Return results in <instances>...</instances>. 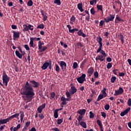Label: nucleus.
<instances>
[{"label": "nucleus", "instance_id": "obj_15", "mask_svg": "<svg viewBox=\"0 0 131 131\" xmlns=\"http://www.w3.org/2000/svg\"><path fill=\"white\" fill-rule=\"evenodd\" d=\"M45 107H46V104L43 103L42 105H40L39 106H38V108H37V112H38V113H42V110H43V109H45Z\"/></svg>", "mask_w": 131, "mask_h": 131}, {"label": "nucleus", "instance_id": "obj_1", "mask_svg": "<svg viewBox=\"0 0 131 131\" xmlns=\"http://www.w3.org/2000/svg\"><path fill=\"white\" fill-rule=\"evenodd\" d=\"M30 83L31 84H29L28 81H26L25 86L20 89V95L23 96H22L23 100L28 102L32 101V100L34 99V96L36 95L33 89H37L39 86V82L35 80H30Z\"/></svg>", "mask_w": 131, "mask_h": 131}, {"label": "nucleus", "instance_id": "obj_7", "mask_svg": "<svg viewBox=\"0 0 131 131\" xmlns=\"http://www.w3.org/2000/svg\"><path fill=\"white\" fill-rule=\"evenodd\" d=\"M42 38H36V37H34V38H32V37H31L30 38V46H31V47L32 48H34V47H35V45L33 43V41H38L39 40H40V39H41Z\"/></svg>", "mask_w": 131, "mask_h": 131}, {"label": "nucleus", "instance_id": "obj_19", "mask_svg": "<svg viewBox=\"0 0 131 131\" xmlns=\"http://www.w3.org/2000/svg\"><path fill=\"white\" fill-rule=\"evenodd\" d=\"M107 96V95H102L100 94L97 97V99L96 100V101L98 102L100 101V100L103 99V98H105Z\"/></svg>", "mask_w": 131, "mask_h": 131}, {"label": "nucleus", "instance_id": "obj_53", "mask_svg": "<svg viewBox=\"0 0 131 131\" xmlns=\"http://www.w3.org/2000/svg\"><path fill=\"white\" fill-rule=\"evenodd\" d=\"M55 67H56V69H55L56 72L59 73V70H60L59 67L58 66V64H56Z\"/></svg>", "mask_w": 131, "mask_h": 131}, {"label": "nucleus", "instance_id": "obj_64", "mask_svg": "<svg viewBox=\"0 0 131 131\" xmlns=\"http://www.w3.org/2000/svg\"><path fill=\"white\" fill-rule=\"evenodd\" d=\"M127 62H128V64L130 65V66H131V59H127Z\"/></svg>", "mask_w": 131, "mask_h": 131}, {"label": "nucleus", "instance_id": "obj_31", "mask_svg": "<svg viewBox=\"0 0 131 131\" xmlns=\"http://www.w3.org/2000/svg\"><path fill=\"white\" fill-rule=\"evenodd\" d=\"M29 29L27 27V25H23V29L22 30V31L23 32H27L29 31Z\"/></svg>", "mask_w": 131, "mask_h": 131}, {"label": "nucleus", "instance_id": "obj_4", "mask_svg": "<svg viewBox=\"0 0 131 131\" xmlns=\"http://www.w3.org/2000/svg\"><path fill=\"white\" fill-rule=\"evenodd\" d=\"M18 116H20V122L23 121V118H24V113L21 112L20 114L17 113L14 114V115L11 116L10 117H8V118H6V119H13V118H17Z\"/></svg>", "mask_w": 131, "mask_h": 131}, {"label": "nucleus", "instance_id": "obj_3", "mask_svg": "<svg viewBox=\"0 0 131 131\" xmlns=\"http://www.w3.org/2000/svg\"><path fill=\"white\" fill-rule=\"evenodd\" d=\"M114 19L115 23L116 24H118V22L122 23L124 21V20L121 19L118 15H116V18H115V14H110V16L107 17V18L104 19V20L100 21V27H102V26H103L104 23H108L110 21H113V19Z\"/></svg>", "mask_w": 131, "mask_h": 131}, {"label": "nucleus", "instance_id": "obj_37", "mask_svg": "<svg viewBox=\"0 0 131 131\" xmlns=\"http://www.w3.org/2000/svg\"><path fill=\"white\" fill-rule=\"evenodd\" d=\"M76 46H77V49L83 47V45H82L81 42H77V43H76Z\"/></svg>", "mask_w": 131, "mask_h": 131}, {"label": "nucleus", "instance_id": "obj_57", "mask_svg": "<svg viewBox=\"0 0 131 131\" xmlns=\"http://www.w3.org/2000/svg\"><path fill=\"white\" fill-rule=\"evenodd\" d=\"M127 105L128 106H131V98L128 99L127 101Z\"/></svg>", "mask_w": 131, "mask_h": 131}, {"label": "nucleus", "instance_id": "obj_29", "mask_svg": "<svg viewBox=\"0 0 131 131\" xmlns=\"http://www.w3.org/2000/svg\"><path fill=\"white\" fill-rule=\"evenodd\" d=\"M80 125L82 126L83 128H87V125L85 124V123L83 121L80 122Z\"/></svg>", "mask_w": 131, "mask_h": 131}, {"label": "nucleus", "instance_id": "obj_48", "mask_svg": "<svg viewBox=\"0 0 131 131\" xmlns=\"http://www.w3.org/2000/svg\"><path fill=\"white\" fill-rule=\"evenodd\" d=\"M95 117V115L93 114L92 112H90V118L92 119Z\"/></svg>", "mask_w": 131, "mask_h": 131}, {"label": "nucleus", "instance_id": "obj_25", "mask_svg": "<svg viewBox=\"0 0 131 131\" xmlns=\"http://www.w3.org/2000/svg\"><path fill=\"white\" fill-rule=\"evenodd\" d=\"M15 54H16V56L18 57L19 59H22V56L24 55V54L19 53V52H18V51H16V52H15Z\"/></svg>", "mask_w": 131, "mask_h": 131}, {"label": "nucleus", "instance_id": "obj_59", "mask_svg": "<svg viewBox=\"0 0 131 131\" xmlns=\"http://www.w3.org/2000/svg\"><path fill=\"white\" fill-rule=\"evenodd\" d=\"M106 61L108 62H111L112 61V59L111 57H107V58H106Z\"/></svg>", "mask_w": 131, "mask_h": 131}, {"label": "nucleus", "instance_id": "obj_2", "mask_svg": "<svg viewBox=\"0 0 131 131\" xmlns=\"http://www.w3.org/2000/svg\"><path fill=\"white\" fill-rule=\"evenodd\" d=\"M96 41H97L98 45H100V47H98V49H97V51L96 52V53H100L102 55H97V57H96L95 60L96 61H100L102 62L104 60V58L106 57V53H105L104 51L102 50V47H103V46H102V38H101L100 36H98L96 38Z\"/></svg>", "mask_w": 131, "mask_h": 131}, {"label": "nucleus", "instance_id": "obj_51", "mask_svg": "<svg viewBox=\"0 0 131 131\" xmlns=\"http://www.w3.org/2000/svg\"><path fill=\"white\" fill-rule=\"evenodd\" d=\"M115 81H116V77L112 76L111 77V83H115Z\"/></svg>", "mask_w": 131, "mask_h": 131}, {"label": "nucleus", "instance_id": "obj_11", "mask_svg": "<svg viewBox=\"0 0 131 131\" xmlns=\"http://www.w3.org/2000/svg\"><path fill=\"white\" fill-rule=\"evenodd\" d=\"M123 92L124 91L122 88L120 87L118 88V90H115V94H114V96H117L118 95H121L122 93H123Z\"/></svg>", "mask_w": 131, "mask_h": 131}, {"label": "nucleus", "instance_id": "obj_6", "mask_svg": "<svg viewBox=\"0 0 131 131\" xmlns=\"http://www.w3.org/2000/svg\"><path fill=\"white\" fill-rule=\"evenodd\" d=\"M48 67H52V62L50 60H46V62H45L42 65V67H41V69H42V70H46L47 69Z\"/></svg>", "mask_w": 131, "mask_h": 131}, {"label": "nucleus", "instance_id": "obj_32", "mask_svg": "<svg viewBox=\"0 0 131 131\" xmlns=\"http://www.w3.org/2000/svg\"><path fill=\"white\" fill-rule=\"evenodd\" d=\"M37 29H45V25H43L42 24L38 25V26H37Z\"/></svg>", "mask_w": 131, "mask_h": 131}, {"label": "nucleus", "instance_id": "obj_50", "mask_svg": "<svg viewBox=\"0 0 131 131\" xmlns=\"http://www.w3.org/2000/svg\"><path fill=\"white\" fill-rule=\"evenodd\" d=\"M97 10L101 11H103V10H102V5H97Z\"/></svg>", "mask_w": 131, "mask_h": 131}, {"label": "nucleus", "instance_id": "obj_5", "mask_svg": "<svg viewBox=\"0 0 131 131\" xmlns=\"http://www.w3.org/2000/svg\"><path fill=\"white\" fill-rule=\"evenodd\" d=\"M2 81L3 83L5 84L4 86H8V82H9V77L6 74V72H3L2 74Z\"/></svg>", "mask_w": 131, "mask_h": 131}, {"label": "nucleus", "instance_id": "obj_41", "mask_svg": "<svg viewBox=\"0 0 131 131\" xmlns=\"http://www.w3.org/2000/svg\"><path fill=\"white\" fill-rule=\"evenodd\" d=\"M76 21V17L74 15H72L70 19V21L74 22Z\"/></svg>", "mask_w": 131, "mask_h": 131}, {"label": "nucleus", "instance_id": "obj_58", "mask_svg": "<svg viewBox=\"0 0 131 131\" xmlns=\"http://www.w3.org/2000/svg\"><path fill=\"white\" fill-rule=\"evenodd\" d=\"M23 47H25L26 51H29V47H28V45H25V46H24Z\"/></svg>", "mask_w": 131, "mask_h": 131}, {"label": "nucleus", "instance_id": "obj_39", "mask_svg": "<svg viewBox=\"0 0 131 131\" xmlns=\"http://www.w3.org/2000/svg\"><path fill=\"white\" fill-rule=\"evenodd\" d=\"M106 88H103V90H102V91H101V93H102V94H101V95H107V93H106Z\"/></svg>", "mask_w": 131, "mask_h": 131}, {"label": "nucleus", "instance_id": "obj_38", "mask_svg": "<svg viewBox=\"0 0 131 131\" xmlns=\"http://www.w3.org/2000/svg\"><path fill=\"white\" fill-rule=\"evenodd\" d=\"M31 124V122L30 121H27V122H26V124L25 125V127H24L23 128H27L28 127V126H29V125Z\"/></svg>", "mask_w": 131, "mask_h": 131}, {"label": "nucleus", "instance_id": "obj_35", "mask_svg": "<svg viewBox=\"0 0 131 131\" xmlns=\"http://www.w3.org/2000/svg\"><path fill=\"white\" fill-rule=\"evenodd\" d=\"M62 122H63L62 118L57 119V124H61Z\"/></svg>", "mask_w": 131, "mask_h": 131}, {"label": "nucleus", "instance_id": "obj_54", "mask_svg": "<svg viewBox=\"0 0 131 131\" xmlns=\"http://www.w3.org/2000/svg\"><path fill=\"white\" fill-rule=\"evenodd\" d=\"M38 117H39L40 119H43V118H45V115H43L42 114H39L38 115Z\"/></svg>", "mask_w": 131, "mask_h": 131}, {"label": "nucleus", "instance_id": "obj_20", "mask_svg": "<svg viewBox=\"0 0 131 131\" xmlns=\"http://www.w3.org/2000/svg\"><path fill=\"white\" fill-rule=\"evenodd\" d=\"M97 123L98 127H100V131H103V127L102 126V122H101V121L100 120H97Z\"/></svg>", "mask_w": 131, "mask_h": 131}, {"label": "nucleus", "instance_id": "obj_18", "mask_svg": "<svg viewBox=\"0 0 131 131\" xmlns=\"http://www.w3.org/2000/svg\"><path fill=\"white\" fill-rule=\"evenodd\" d=\"M95 71V70L93 69V68L91 67L89 68V70H87V73L89 74V77H91L93 73V72Z\"/></svg>", "mask_w": 131, "mask_h": 131}, {"label": "nucleus", "instance_id": "obj_36", "mask_svg": "<svg viewBox=\"0 0 131 131\" xmlns=\"http://www.w3.org/2000/svg\"><path fill=\"white\" fill-rule=\"evenodd\" d=\"M86 62V61H85V59L83 60V61H82L81 66L80 67V68H81V69H83V67L84 66V64Z\"/></svg>", "mask_w": 131, "mask_h": 131}, {"label": "nucleus", "instance_id": "obj_21", "mask_svg": "<svg viewBox=\"0 0 131 131\" xmlns=\"http://www.w3.org/2000/svg\"><path fill=\"white\" fill-rule=\"evenodd\" d=\"M118 39L121 40V43L123 44L124 43V40H123V35H122V34L120 33L119 34H118Z\"/></svg>", "mask_w": 131, "mask_h": 131}, {"label": "nucleus", "instance_id": "obj_33", "mask_svg": "<svg viewBox=\"0 0 131 131\" xmlns=\"http://www.w3.org/2000/svg\"><path fill=\"white\" fill-rule=\"evenodd\" d=\"M18 50L19 51H18V52L20 53V54H23V55H25L26 54V52L22 51V49L20 48V46H18Z\"/></svg>", "mask_w": 131, "mask_h": 131}, {"label": "nucleus", "instance_id": "obj_8", "mask_svg": "<svg viewBox=\"0 0 131 131\" xmlns=\"http://www.w3.org/2000/svg\"><path fill=\"white\" fill-rule=\"evenodd\" d=\"M71 95H70V93L68 91L66 92V97L67 98H64V97H61V101H70L72 100L71 99Z\"/></svg>", "mask_w": 131, "mask_h": 131}, {"label": "nucleus", "instance_id": "obj_14", "mask_svg": "<svg viewBox=\"0 0 131 131\" xmlns=\"http://www.w3.org/2000/svg\"><path fill=\"white\" fill-rule=\"evenodd\" d=\"M129 110H131V108L127 107V108L125 110V111H124L122 112H121V113L120 114V116H121V117L124 116V115H126L127 113H128V112H129Z\"/></svg>", "mask_w": 131, "mask_h": 131}, {"label": "nucleus", "instance_id": "obj_9", "mask_svg": "<svg viewBox=\"0 0 131 131\" xmlns=\"http://www.w3.org/2000/svg\"><path fill=\"white\" fill-rule=\"evenodd\" d=\"M58 64L59 67H61V70H62V71H66V68H67V64H66V62L64 61H61L58 62Z\"/></svg>", "mask_w": 131, "mask_h": 131}, {"label": "nucleus", "instance_id": "obj_56", "mask_svg": "<svg viewBox=\"0 0 131 131\" xmlns=\"http://www.w3.org/2000/svg\"><path fill=\"white\" fill-rule=\"evenodd\" d=\"M101 116H102L103 118H106V113L104 112H101Z\"/></svg>", "mask_w": 131, "mask_h": 131}, {"label": "nucleus", "instance_id": "obj_22", "mask_svg": "<svg viewBox=\"0 0 131 131\" xmlns=\"http://www.w3.org/2000/svg\"><path fill=\"white\" fill-rule=\"evenodd\" d=\"M20 128V124L17 125L16 127H11L10 130L11 131H17L18 129H19Z\"/></svg>", "mask_w": 131, "mask_h": 131}, {"label": "nucleus", "instance_id": "obj_12", "mask_svg": "<svg viewBox=\"0 0 131 131\" xmlns=\"http://www.w3.org/2000/svg\"><path fill=\"white\" fill-rule=\"evenodd\" d=\"M67 28L69 29V32H70V33L73 34L75 31H79V30H78V29L77 28L71 29L72 28L71 27L70 25H67Z\"/></svg>", "mask_w": 131, "mask_h": 131}, {"label": "nucleus", "instance_id": "obj_46", "mask_svg": "<svg viewBox=\"0 0 131 131\" xmlns=\"http://www.w3.org/2000/svg\"><path fill=\"white\" fill-rule=\"evenodd\" d=\"M27 28L28 29H30V30L33 31V26H32L31 25H27Z\"/></svg>", "mask_w": 131, "mask_h": 131}, {"label": "nucleus", "instance_id": "obj_44", "mask_svg": "<svg viewBox=\"0 0 131 131\" xmlns=\"http://www.w3.org/2000/svg\"><path fill=\"white\" fill-rule=\"evenodd\" d=\"M50 95L51 98H50V99L51 100H52V99H54L55 96H56V94L54 93V92H51Z\"/></svg>", "mask_w": 131, "mask_h": 131}, {"label": "nucleus", "instance_id": "obj_43", "mask_svg": "<svg viewBox=\"0 0 131 131\" xmlns=\"http://www.w3.org/2000/svg\"><path fill=\"white\" fill-rule=\"evenodd\" d=\"M92 74L95 76V78H98V72L97 71H95V73H93Z\"/></svg>", "mask_w": 131, "mask_h": 131}, {"label": "nucleus", "instance_id": "obj_28", "mask_svg": "<svg viewBox=\"0 0 131 131\" xmlns=\"http://www.w3.org/2000/svg\"><path fill=\"white\" fill-rule=\"evenodd\" d=\"M38 50H39L40 52H45L46 50H47V47L41 46V47L39 48V47H38Z\"/></svg>", "mask_w": 131, "mask_h": 131}, {"label": "nucleus", "instance_id": "obj_49", "mask_svg": "<svg viewBox=\"0 0 131 131\" xmlns=\"http://www.w3.org/2000/svg\"><path fill=\"white\" fill-rule=\"evenodd\" d=\"M110 110V105L109 104H106L104 105V110L108 111Z\"/></svg>", "mask_w": 131, "mask_h": 131}, {"label": "nucleus", "instance_id": "obj_60", "mask_svg": "<svg viewBox=\"0 0 131 131\" xmlns=\"http://www.w3.org/2000/svg\"><path fill=\"white\" fill-rule=\"evenodd\" d=\"M118 76H119V77H124V73H119V72H118Z\"/></svg>", "mask_w": 131, "mask_h": 131}, {"label": "nucleus", "instance_id": "obj_27", "mask_svg": "<svg viewBox=\"0 0 131 131\" xmlns=\"http://www.w3.org/2000/svg\"><path fill=\"white\" fill-rule=\"evenodd\" d=\"M77 35L78 36H82V37H83V38L85 37V34H84L83 32H82L81 30H80L78 32H77Z\"/></svg>", "mask_w": 131, "mask_h": 131}, {"label": "nucleus", "instance_id": "obj_63", "mask_svg": "<svg viewBox=\"0 0 131 131\" xmlns=\"http://www.w3.org/2000/svg\"><path fill=\"white\" fill-rule=\"evenodd\" d=\"M30 131H36V128H34V127H32L31 128V130Z\"/></svg>", "mask_w": 131, "mask_h": 131}, {"label": "nucleus", "instance_id": "obj_62", "mask_svg": "<svg viewBox=\"0 0 131 131\" xmlns=\"http://www.w3.org/2000/svg\"><path fill=\"white\" fill-rule=\"evenodd\" d=\"M52 130H53V131H59V129H58V128H52Z\"/></svg>", "mask_w": 131, "mask_h": 131}, {"label": "nucleus", "instance_id": "obj_47", "mask_svg": "<svg viewBox=\"0 0 131 131\" xmlns=\"http://www.w3.org/2000/svg\"><path fill=\"white\" fill-rule=\"evenodd\" d=\"M90 12H91V14L95 15V13H96V11H95V8H91V10H90Z\"/></svg>", "mask_w": 131, "mask_h": 131}, {"label": "nucleus", "instance_id": "obj_55", "mask_svg": "<svg viewBox=\"0 0 131 131\" xmlns=\"http://www.w3.org/2000/svg\"><path fill=\"white\" fill-rule=\"evenodd\" d=\"M82 115H80L78 116V118H77V120L78 121V122H81V121L82 120Z\"/></svg>", "mask_w": 131, "mask_h": 131}, {"label": "nucleus", "instance_id": "obj_13", "mask_svg": "<svg viewBox=\"0 0 131 131\" xmlns=\"http://www.w3.org/2000/svg\"><path fill=\"white\" fill-rule=\"evenodd\" d=\"M62 110V108L56 109L54 110V112L53 113V117L54 118L57 119L58 118V111H61Z\"/></svg>", "mask_w": 131, "mask_h": 131}, {"label": "nucleus", "instance_id": "obj_24", "mask_svg": "<svg viewBox=\"0 0 131 131\" xmlns=\"http://www.w3.org/2000/svg\"><path fill=\"white\" fill-rule=\"evenodd\" d=\"M77 9H78V10H80V12H83V9H82V3H78V4H77Z\"/></svg>", "mask_w": 131, "mask_h": 131}, {"label": "nucleus", "instance_id": "obj_45", "mask_svg": "<svg viewBox=\"0 0 131 131\" xmlns=\"http://www.w3.org/2000/svg\"><path fill=\"white\" fill-rule=\"evenodd\" d=\"M112 68V63H107L106 68L107 69H110Z\"/></svg>", "mask_w": 131, "mask_h": 131}, {"label": "nucleus", "instance_id": "obj_61", "mask_svg": "<svg viewBox=\"0 0 131 131\" xmlns=\"http://www.w3.org/2000/svg\"><path fill=\"white\" fill-rule=\"evenodd\" d=\"M61 101H62V102H61V104H62V105H64L67 104V102H66L67 101L61 100Z\"/></svg>", "mask_w": 131, "mask_h": 131}, {"label": "nucleus", "instance_id": "obj_34", "mask_svg": "<svg viewBox=\"0 0 131 131\" xmlns=\"http://www.w3.org/2000/svg\"><path fill=\"white\" fill-rule=\"evenodd\" d=\"M33 5V2H32V0L28 1L27 2V6L31 7Z\"/></svg>", "mask_w": 131, "mask_h": 131}, {"label": "nucleus", "instance_id": "obj_23", "mask_svg": "<svg viewBox=\"0 0 131 131\" xmlns=\"http://www.w3.org/2000/svg\"><path fill=\"white\" fill-rule=\"evenodd\" d=\"M41 14L43 16L42 20L44 21L47 20V15H46L47 14L43 13L42 10H41Z\"/></svg>", "mask_w": 131, "mask_h": 131}, {"label": "nucleus", "instance_id": "obj_52", "mask_svg": "<svg viewBox=\"0 0 131 131\" xmlns=\"http://www.w3.org/2000/svg\"><path fill=\"white\" fill-rule=\"evenodd\" d=\"M43 45H45V43H43V41H38V47H39V48H40V47H42Z\"/></svg>", "mask_w": 131, "mask_h": 131}, {"label": "nucleus", "instance_id": "obj_17", "mask_svg": "<svg viewBox=\"0 0 131 131\" xmlns=\"http://www.w3.org/2000/svg\"><path fill=\"white\" fill-rule=\"evenodd\" d=\"M19 38V32L13 31V40H15Z\"/></svg>", "mask_w": 131, "mask_h": 131}, {"label": "nucleus", "instance_id": "obj_40", "mask_svg": "<svg viewBox=\"0 0 131 131\" xmlns=\"http://www.w3.org/2000/svg\"><path fill=\"white\" fill-rule=\"evenodd\" d=\"M97 3L96 0H92L90 1V5H93V4H96Z\"/></svg>", "mask_w": 131, "mask_h": 131}, {"label": "nucleus", "instance_id": "obj_30", "mask_svg": "<svg viewBox=\"0 0 131 131\" xmlns=\"http://www.w3.org/2000/svg\"><path fill=\"white\" fill-rule=\"evenodd\" d=\"M53 4L57 5V6L61 5V0H54Z\"/></svg>", "mask_w": 131, "mask_h": 131}, {"label": "nucleus", "instance_id": "obj_16", "mask_svg": "<svg viewBox=\"0 0 131 131\" xmlns=\"http://www.w3.org/2000/svg\"><path fill=\"white\" fill-rule=\"evenodd\" d=\"M77 92V89L75 86H71L70 92H69L70 93V95H73Z\"/></svg>", "mask_w": 131, "mask_h": 131}, {"label": "nucleus", "instance_id": "obj_42", "mask_svg": "<svg viewBox=\"0 0 131 131\" xmlns=\"http://www.w3.org/2000/svg\"><path fill=\"white\" fill-rule=\"evenodd\" d=\"M77 67H78V64H77V62H73V65L72 66V68H73V69H77Z\"/></svg>", "mask_w": 131, "mask_h": 131}, {"label": "nucleus", "instance_id": "obj_10", "mask_svg": "<svg viewBox=\"0 0 131 131\" xmlns=\"http://www.w3.org/2000/svg\"><path fill=\"white\" fill-rule=\"evenodd\" d=\"M84 81H85V74H82L81 77L77 78V82H78V83H83Z\"/></svg>", "mask_w": 131, "mask_h": 131}, {"label": "nucleus", "instance_id": "obj_26", "mask_svg": "<svg viewBox=\"0 0 131 131\" xmlns=\"http://www.w3.org/2000/svg\"><path fill=\"white\" fill-rule=\"evenodd\" d=\"M77 113H78V114H80V116H82L84 115V114L85 113V109L80 110V111H77Z\"/></svg>", "mask_w": 131, "mask_h": 131}]
</instances>
